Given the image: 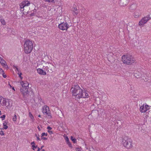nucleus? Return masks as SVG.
I'll use <instances>...</instances> for the list:
<instances>
[{"mask_svg": "<svg viewBox=\"0 0 151 151\" xmlns=\"http://www.w3.org/2000/svg\"><path fill=\"white\" fill-rule=\"evenodd\" d=\"M6 116L5 115H3L2 116H0V118H2V120H3L5 119Z\"/></svg>", "mask_w": 151, "mask_h": 151, "instance_id": "nucleus-31", "label": "nucleus"}, {"mask_svg": "<svg viewBox=\"0 0 151 151\" xmlns=\"http://www.w3.org/2000/svg\"><path fill=\"white\" fill-rule=\"evenodd\" d=\"M7 124V122L6 121L4 122L3 124V126L4 127L3 129H6L8 128V127L6 125Z\"/></svg>", "mask_w": 151, "mask_h": 151, "instance_id": "nucleus-19", "label": "nucleus"}, {"mask_svg": "<svg viewBox=\"0 0 151 151\" xmlns=\"http://www.w3.org/2000/svg\"><path fill=\"white\" fill-rule=\"evenodd\" d=\"M0 129H1V130H4V129H3V128H1Z\"/></svg>", "mask_w": 151, "mask_h": 151, "instance_id": "nucleus-59", "label": "nucleus"}, {"mask_svg": "<svg viewBox=\"0 0 151 151\" xmlns=\"http://www.w3.org/2000/svg\"><path fill=\"white\" fill-rule=\"evenodd\" d=\"M132 139L128 137L124 136L122 139V142L123 144V145L127 149H129L132 147Z\"/></svg>", "mask_w": 151, "mask_h": 151, "instance_id": "nucleus-3", "label": "nucleus"}, {"mask_svg": "<svg viewBox=\"0 0 151 151\" xmlns=\"http://www.w3.org/2000/svg\"><path fill=\"white\" fill-rule=\"evenodd\" d=\"M35 136H36V137L37 136V134H35Z\"/></svg>", "mask_w": 151, "mask_h": 151, "instance_id": "nucleus-63", "label": "nucleus"}, {"mask_svg": "<svg viewBox=\"0 0 151 151\" xmlns=\"http://www.w3.org/2000/svg\"><path fill=\"white\" fill-rule=\"evenodd\" d=\"M29 116L30 117V118H31V119H34V118L33 116L32 115V114L31 112H29Z\"/></svg>", "mask_w": 151, "mask_h": 151, "instance_id": "nucleus-26", "label": "nucleus"}, {"mask_svg": "<svg viewBox=\"0 0 151 151\" xmlns=\"http://www.w3.org/2000/svg\"><path fill=\"white\" fill-rule=\"evenodd\" d=\"M17 120V116L15 114H14L13 118H12V120L13 121L15 122Z\"/></svg>", "mask_w": 151, "mask_h": 151, "instance_id": "nucleus-24", "label": "nucleus"}, {"mask_svg": "<svg viewBox=\"0 0 151 151\" xmlns=\"http://www.w3.org/2000/svg\"><path fill=\"white\" fill-rule=\"evenodd\" d=\"M2 76H3V77L4 78H6V77H7L6 75H5V74H4V73H3L2 74Z\"/></svg>", "mask_w": 151, "mask_h": 151, "instance_id": "nucleus-43", "label": "nucleus"}, {"mask_svg": "<svg viewBox=\"0 0 151 151\" xmlns=\"http://www.w3.org/2000/svg\"><path fill=\"white\" fill-rule=\"evenodd\" d=\"M122 60L124 63L129 65L134 63L135 61V59L131 55H124L122 56Z\"/></svg>", "mask_w": 151, "mask_h": 151, "instance_id": "nucleus-1", "label": "nucleus"}, {"mask_svg": "<svg viewBox=\"0 0 151 151\" xmlns=\"http://www.w3.org/2000/svg\"><path fill=\"white\" fill-rule=\"evenodd\" d=\"M37 70L38 73L40 74L45 75L46 74V72L42 69L38 68L37 69Z\"/></svg>", "mask_w": 151, "mask_h": 151, "instance_id": "nucleus-13", "label": "nucleus"}, {"mask_svg": "<svg viewBox=\"0 0 151 151\" xmlns=\"http://www.w3.org/2000/svg\"><path fill=\"white\" fill-rule=\"evenodd\" d=\"M54 1V0H46L45 1H48L49 2H52Z\"/></svg>", "mask_w": 151, "mask_h": 151, "instance_id": "nucleus-40", "label": "nucleus"}, {"mask_svg": "<svg viewBox=\"0 0 151 151\" xmlns=\"http://www.w3.org/2000/svg\"><path fill=\"white\" fill-rule=\"evenodd\" d=\"M27 12H26V13H25V12H23V14L24 15H26L27 14Z\"/></svg>", "mask_w": 151, "mask_h": 151, "instance_id": "nucleus-54", "label": "nucleus"}, {"mask_svg": "<svg viewBox=\"0 0 151 151\" xmlns=\"http://www.w3.org/2000/svg\"><path fill=\"white\" fill-rule=\"evenodd\" d=\"M32 147H33L32 148V149L33 150H35V148H37V147H37V145H32Z\"/></svg>", "mask_w": 151, "mask_h": 151, "instance_id": "nucleus-30", "label": "nucleus"}, {"mask_svg": "<svg viewBox=\"0 0 151 151\" xmlns=\"http://www.w3.org/2000/svg\"><path fill=\"white\" fill-rule=\"evenodd\" d=\"M35 14L34 13L32 12L29 15V17L35 16Z\"/></svg>", "mask_w": 151, "mask_h": 151, "instance_id": "nucleus-34", "label": "nucleus"}, {"mask_svg": "<svg viewBox=\"0 0 151 151\" xmlns=\"http://www.w3.org/2000/svg\"><path fill=\"white\" fill-rule=\"evenodd\" d=\"M73 87H72L71 89V90L72 92V95L73 96L75 97V98H76V88L75 87H76V85H74L73 86Z\"/></svg>", "mask_w": 151, "mask_h": 151, "instance_id": "nucleus-15", "label": "nucleus"}, {"mask_svg": "<svg viewBox=\"0 0 151 151\" xmlns=\"http://www.w3.org/2000/svg\"><path fill=\"white\" fill-rule=\"evenodd\" d=\"M1 112L0 113V115H1Z\"/></svg>", "mask_w": 151, "mask_h": 151, "instance_id": "nucleus-64", "label": "nucleus"}, {"mask_svg": "<svg viewBox=\"0 0 151 151\" xmlns=\"http://www.w3.org/2000/svg\"><path fill=\"white\" fill-rule=\"evenodd\" d=\"M19 77L20 78L21 80L22 79V77L21 76V75H22V73H20V74H18Z\"/></svg>", "mask_w": 151, "mask_h": 151, "instance_id": "nucleus-35", "label": "nucleus"}, {"mask_svg": "<svg viewBox=\"0 0 151 151\" xmlns=\"http://www.w3.org/2000/svg\"><path fill=\"white\" fill-rule=\"evenodd\" d=\"M3 0H0V6L2 4Z\"/></svg>", "mask_w": 151, "mask_h": 151, "instance_id": "nucleus-47", "label": "nucleus"}, {"mask_svg": "<svg viewBox=\"0 0 151 151\" xmlns=\"http://www.w3.org/2000/svg\"><path fill=\"white\" fill-rule=\"evenodd\" d=\"M47 132L50 134H53V132L52 131H50L49 130H48Z\"/></svg>", "mask_w": 151, "mask_h": 151, "instance_id": "nucleus-42", "label": "nucleus"}, {"mask_svg": "<svg viewBox=\"0 0 151 151\" xmlns=\"http://www.w3.org/2000/svg\"><path fill=\"white\" fill-rule=\"evenodd\" d=\"M145 115L146 116H148V117H149L151 116V114H150L149 113H148L147 112H146L145 113Z\"/></svg>", "mask_w": 151, "mask_h": 151, "instance_id": "nucleus-38", "label": "nucleus"}, {"mask_svg": "<svg viewBox=\"0 0 151 151\" xmlns=\"http://www.w3.org/2000/svg\"><path fill=\"white\" fill-rule=\"evenodd\" d=\"M13 67H14V68H16V67H17V66H16L15 65H13Z\"/></svg>", "mask_w": 151, "mask_h": 151, "instance_id": "nucleus-56", "label": "nucleus"}, {"mask_svg": "<svg viewBox=\"0 0 151 151\" xmlns=\"http://www.w3.org/2000/svg\"><path fill=\"white\" fill-rule=\"evenodd\" d=\"M37 128L39 131H40L41 130L40 128L39 127V126H38Z\"/></svg>", "mask_w": 151, "mask_h": 151, "instance_id": "nucleus-51", "label": "nucleus"}, {"mask_svg": "<svg viewBox=\"0 0 151 151\" xmlns=\"http://www.w3.org/2000/svg\"><path fill=\"white\" fill-rule=\"evenodd\" d=\"M83 92L82 89L78 85H76V98L79 99L81 98V94Z\"/></svg>", "mask_w": 151, "mask_h": 151, "instance_id": "nucleus-6", "label": "nucleus"}, {"mask_svg": "<svg viewBox=\"0 0 151 151\" xmlns=\"http://www.w3.org/2000/svg\"><path fill=\"white\" fill-rule=\"evenodd\" d=\"M0 134L1 135H4V133L3 131H0Z\"/></svg>", "mask_w": 151, "mask_h": 151, "instance_id": "nucleus-32", "label": "nucleus"}, {"mask_svg": "<svg viewBox=\"0 0 151 151\" xmlns=\"http://www.w3.org/2000/svg\"><path fill=\"white\" fill-rule=\"evenodd\" d=\"M137 75L136 73H135L134 74V76H135V77H137V78H138L139 77V76H137V75Z\"/></svg>", "mask_w": 151, "mask_h": 151, "instance_id": "nucleus-49", "label": "nucleus"}, {"mask_svg": "<svg viewBox=\"0 0 151 151\" xmlns=\"http://www.w3.org/2000/svg\"><path fill=\"white\" fill-rule=\"evenodd\" d=\"M49 70V72L50 73H52L53 72V70L54 68V66L51 63H48Z\"/></svg>", "mask_w": 151, "mask_h": 151, "instance_id": "nucleus-12", "label": "nucleus"}, {"mask_svg": "<svg viewBox=\"0 0 151 151\" xmlns=\"http://www.w3.org/2000/svg\"><path fill=\"white\" fill-rule=\"evenodd\" d=\"M66 143L68 145L69 147H70L71 148H72L73 147L71 143L70 142V141H69L68 142H67Z\"/></svg>", "mask_w": 151, "mask_h": 151, "instance_id": "nucleus-27", "label": "nucleus"}, {"mask_svg": "<svg viewBox=\"0 0 151 151\" xmlns=\"http://www.w3.org/2000/svg\"><path fill=\"white\" fill-rule=\"evenodd\" d=\"M35 144V143L34 141L32 142L31 143V145H32H32H34Z\"/></svg>", "mask_w": 151, "mask_h": 151, "instance_id": "nucleus-50", "label": "nucleus"}, {"mask_svg": "<svg viewBox=\"0 0 151 151\" xmlns=\"http://www.w3.org/2000/svg\"><path fill=\"white\" fill-rule=\"evenodd\" d=\"M37 149L38 150H37V151H40V149L39 147H37Z\"/></svg>", "mask_w": 151, "mask_h": 151, "instance_id": "nucleus-53", "label": "nucleus"}, {"mask_svg": "<svg viewBox=\"0 0 151 151\" xmlns=\"http://www.w3.org/2000/svg\"><path fill=\"white\" fill-rule=\"evenodd\" d=\"M128 2V0H120L119 2V4L121 6H124L126 5Z\"/></svg>", "mask_w": 151, "mask_h": 151, "instance_id": "nucleus-9", "label": "nucleus"}, {"mask_svg": "<svg viewBox=\"0 0 151 151\" xmlns=\"http://www.w3.org/2000/svg\"><path fill=\"white\" fill-rule=\"evenodd\" d=\"M29 88H27V87L25 88H20V92L24 96H25L28 94L29 92L28 91Z\"/></svg>", "mask_w": 151, "mask_h": 151, "instance_id": "nucleus-8", "label": "nucleus"}, {"mask_svg": "<svg viewBox=\"0 0 151 151\" xmlns=\"http://www.w3.org/2000/svg\"><path fill=\"white\" fill-rule=\"evenodd\" d=\"M47 129L49 130H51L52 129V128L50 126H48L47 127Z\"/></svg>", "mask_w": 151, "mask_h": 151, "instance_id": "nucleus-46", "label": "nucleus"}, {"mask_svg": "<svg viewBox=\"0 0 151 151\" xmlns=\"http://www.w3.org/2000/svg\"><path fill=\"white\" fill-rule=\"evenodd\" d=\"M0 63H1V65L3 66H4V65H5V64H6V61L5 60H4V59L2 60H1V61H0Z\"/></svg>", "mask_w": 151, "mask_h": 151, "instance_id": "nucleus-20", "label": "nucleus"}, {"mask_svg": "<svg viewBox=\"0 0 151 151\" xmlns=\"http://www.w3.org/2000/svg\"><path fill=\"white\" fill-rule=\"evenodd\" d=\"M82 149L81 147H76V151H82Z\"/></svg>", "mask_w": 151, "mask_h": 151, "instance_id": "nucleus-23", "label": "nucleus"}, {"mask_svg": "<svg viewBox=\"0 0 151 151\" xmlns=\"http://www.w3.org/2000/svg\"><path fill=\"white\" fill-rule=\"evenodd\" d=\"M33 13H34L35 14H36V13L37 12V10L35 9L34 10H33L32 11Z\"/></svg>", "mask_w": 151, "mask_h": 151, "instance_id": "nucleus-41", "label": "nucleus"}, {"mask_svg": "<svg viewBox=\"0 0 151 151\" xmlns=\"http://www.w3.org/2000/svg\"><path fill=\"white\" fill-rule=\"evenodd\" d=\"M64 137L65 139L66 143L69 141V138L65 134L64 136Z\"/></svg>", "mask_w": 151, "mask_h": 151, "instance_id": "nucleus-21", "label": "nucleus"}, {"mask_svg": "<svg viewBox=\"0 0 151 151\" xmlns=\"http://www.w3.org/2000/svg\"><path fill=\"white\" fill-rule=\"evenodd\" d=\"M12 89L13 90H14V87H13L12 88Z\"/></svg>", "mask_w": 151, "mask_h": 151, "instance_id": "nucleus-62", "label": "nucleus"}, {"mask_svg": "<svg viewBox=\"0 0 151 151\" xmlns=\"http://www.w3.org/2000/svg\"><path fill=\"white\" fill-rule=\"evenodd\" d=\"M15 68L16 69V70L17 71H19V69L18 68H17V67H16V68Z\"/></svg>", "mask_w": 151, "mask_h": 151, "instance_id": "nucleus-52", "label": "nucleus"}, {"mask_svg": "<svg viewBox=\"0 0 151 151\" xmlns=\"http://www.w3.org/2000/svg\"><path fill=\"white\" fill-rule=\"evenodd\" d=\"M33 43L32 41L27 40L24 44V51L25 53L28 54L30 53L33 49Z\"/></svg>", "mask_w": 151, "mask_h": 151, "instance_id": "nucleus-2", "label": "nucleus"}, {"mask_svg": "<svg viewBox=\"0 0 151 151\" xmlns=\"http://www.w3.org/2000/svg\"><path fill=\"white\" fill-rule=\"evenodd\" d=\"M42 151H45V150L44 149H42Z\"/></svg>", "mask_w": 151, "mask_h": 151, "instance_id": "nucleus-61", "label": "nucleus"}, {"mask_svg": "<svg viewBox=\"0 0 151 151\" xmlns=\"http://www.w3.org/2000/svg\"><path fill=\"white\" fill-rule=\"evenodd\" d=\"M58 28L62 30H67L69 28V26L66 22H63L59 24L58 26Z\"/></svg>", "mask_w": 151, "mask_h": 151, "instance_id": "nucleus-4", "label": "nucleus"}, {"mask_svg": "<svg viewBox=\"0 0 151 151\" xmlns=\"http://www.w3.org/2000/svg\"><path fill=\"white\" fill-rule=\"evenodd\" d=\"M139 16V15H136L135 14L134 15V17L136 18H137Z\"/></svg>", "mask_w": 151, "mask_h": 151, "instance_id": "nucleus-45", "label": "nucleus"}, {"mask_svg": "<svg viewBox=\"0 0 151 151\" xmlns=\"http://www.w3.org/2000/svg\"><path fill=\"white\" fill-rule=\"evenodd\" d=\"M120 122H121L120 121L118 120V122H117V123L118 124L119 123H120Z\"/></svg>", "mask_w": 151, "mask_h": 151, "instance_id": "nucleus-55", "label": "nucleus"}, {"mask_svg": "<svg viewBox=\"0 0 151 151\" xmlns=\"http://www.w3.org/2000/svg\"><path fill=\"white\" fill-rule=\"evenodd\" d=\"M137 75L136 73H135L134 74V76H135V77H137V78H138L139 77V76H137V75Z\"/></svg>", "mask_w": 151, "mask_h": 151, "instance_id": "nucleus-48", "label": "nucleus"}, {"mask_svg": "<svg viewBox=\"0 0 151 151\" xmlns=\"http://www.w3.org/2000/svg\"><path fill=\"white\" fill-rule=\"evenodd\" d=\"M70 139L74 143H76V138H74L73 136H71Z\"/></svg>", "mask_w": 151, "mask_h": 151, "instance_id": "nucleus-25", "label": "nucleus"}, {"mask_svg": "<svg viewBox=\"0 0 151 151\" xmlns=\"http://www.w3.org/2000/svg\"><path fill=\"white\" fill-rule=\"evenodd\" d=\"M149 107V106L148 105H145V107L146 108V111L148 110L149 109H148V107Z\"/></svg>", "mask_w": 151, "mask_h": 151, "instance_id": "nucleus-33", "label": "nucleus"}, {"mask_svg": "<svg viewBox=\"0 0 151 151\" xmlns=\"http://www.w3.org/2000/svg\"><path fill=\"white\" fill-rule=\"evenodd\" d=\"M4 73L3 70L1 68H0V73L2 74Z\"/></svg>", "mask_w": 151, "mask_h": 151, "instance_id": "nucleus-37", "label": "nucleus"}, {"mask_svg": "<svg viewBox=\"0 0 151 151\" xmlns=\"http://www.w3.org/2000/svg\"><path fill=\"white\" fill-rule=\"evenodd\" d=\"M30 4V2L28 1H23L19 5L20 8L21 9V10L22 11H24V7L27 6H28Z\"/></svg>", "mask_w": 151, "mask_h": 151, "instance_id": "nucleus-7", "label": "nucleus"}, {"mask_svg": "<svg viewBox=\"0 0 151 151\" xmlns=\"http://www.w3.org/2000/svg\"><path fill=\"white\" fill-rule=\"evenodd\" d=\"M47 133L43 132L41 134V137H42L44 136H47Z\"/></svg>", "mask_w": 151, "mask_h": 151, "instance_id": "nucleus-28", "label": "nucleus"}, {"mask_svg": "<svg viewBox=\"0 0 151 151\" xmlns=\"http://www.w3.org/2000/svg\"><path fill=\"white\" fill-rule=\"evenodd\" d=\"M38 117H41V115H39L38 116Z\"/></svg>", "mask_w": 151, "mask_h": 151, "instance_id": "nucleus-60", "label": "nucleus"}, {"mask_svg": "<svg viewBox=\"0 0 151 151\" xmlns=\"http://www.w3.org/2000/svg\"><path fill=\"white\" fill-rule=\"evenodd\" d=\"M21 85H22V87L21 88H26L27 87V88H29L28 86L29 84V83H28L27 81H22L21 82Z\"/></svg>", "mask_w": 151, "mask_h": 151, "instance_id": "nucleus-10", "label": "nucleus"}, {"mask_svg": "<svg viewBox=\"0 0 151 151\" xmlns=\"http://www.w3.org/2000/svg\"><path fill=\"white\" fill-rule=\"evenodd\" d=\"M145 108V107L144 105L141 106L139 110L141 112H146V110Z\"/></svg>", "mask_w": 151, "mask_h": 151, "instance_id": "nucleus-16", "label": "nucleus"}, {"mask_svg": "<svg viewBox=\"0 0 151 151\" xmlns=\"http://www.w3.org/2000/svg\"><path fill=\"white\" fill-rule=\"evenodd\" d=\"M44 147V145H42V146L41 147V148H40V149H42V148H43V147Z\"/></svg>", "mask_w": 151, "mask_h": 151, "instance_id": "nucleus-57", "label": "nucleus"}, {"mask_svg": "<svg viewBox=\"0 0 151 151\" xmlns=\"http://www.w3.org/2000/svg\"><path fill=\"white\" fill-rule=\"evenodd\" d=\"M79 5V6H78V8L76 7V11H77V12H76V15L78 14V13H79L80 10H81L82 8L81 5L80 4Z\"/></svg>", "mask_w": 151, "mask_h": 151, "instance_id": "nucleus-18", "label": "nucleus"}, {"mask_svg": "<svg viewBox=\"0 0 151 151\" xmlns=\"http://www.w3.org/2000/svg\"><path fill=\"white\" fill-rule=\"evenodd\" d=\"M9 100L8 103V104H7V101L6 100V99H4L2 101V103L3 104V105H4L5 106H9Z\"/></svg>", "mask_w": 151, "mask_h": 151, "instance_id": "nucleus-17", "label": "nucleus"}, {"mask_svg": "<svg viewBox=\"0 0 151 151\" xmlns=\"http://www.w3.org/2000/svg\"><path fill=\"white\" fill-rule=\"evenodd\" d=\"M81 98H85L86 97H88L89 96L88 93L86 92V91H83L82 93L81 94V95L80 96Z\"/></svg>", "mask_w": 151, "mask_h": 151, "instance_id": "nucleus-11", "label": "nucleus"}, {"mask_svg": "<svg viewBox=\"0 0 151 151\" xmlns=\"http://www.w3.org/2000/svg\"><path fill=\"white\" fill-rule=\"evenodd\" d=\"M3 67H4L5 68H6L8 69V65L6 64H5V65H4V66H3Z\"/></svg>", "mask_w": 151, "mask_h": 151, "instance_id": "nucleus-44", "label": "nucleus"}, {"mask_svg": "<svg viewBox=\"0 0 151 151\" xmlns=\"http://www.w3.org/2000/svg\"><path fill=\"white\" fill-rule=\"evenodd\" d=\"M41 137V139H40L41 140L42 139H43L45 140H47V138H46L45 137Z\"/></svg>", "mask_w": 151, "mask_h": 151, "instance_id": "nucleus-39", "label": "nucleus"}, {"mask_svg": "<svg viewBox=\"0 0 151 151\" xmlns=\"http://www.w3.org/2000/svg\"><path fill=\"white\" fill-rule=\"evenodd\" d=\"M48 110V111H49V108L48 106H46V107L45 108V109L44 108L43 109L42 111V112L44 114L45 113L47 115H48V116H51V115H50V113L47 112V110Z\"/></svg>", "mask_w": 151, "mask_h": 151, "instance_id": "nucleus-14", "label": "nucleus"}, {"mask_svg": "<svg viewBox=\"0 0 151 151\" xmlns=\"http://www.w3.org/2000/svg\"><path fill=\"white\" fill-rule=\"evenodd\" d=\"M150 15H147L146 17L142 18L139 22V25H143L146 23L149 19H151V17H150Z\"/></svg>", "mask_w": 151, "mask_h": 151, "instance_id": "nucleus-5", "label": "nucleus"}, {"mask_svg": "<svg viewBox=\"0 0 151 151\" xmlns=\"http://www.w3.org/2000/svg\"><path fill=\"white\" fill-rule=\"evenodd\" d=\"M1 22L2 24L3 25L5 24V22L4 19H1Z\"/></svg>", "mask_w": 151, "mask_h": 151, "instance_id": "nucleus-29", "label": "nucleus"}, {"mask_svg": "<svg viewBox=\"0 0 151 151\" xmlns=\"http://www.w3.org/2000/svg\"><path fill=\"white\" fill-rule=\"evenodd\" d=\"M3 59H2L1 57H0V61H1V60H3Z\"/></svg>", "mask_w": 151, "mask_h": 151, "instance_id": "nucleus-58", "label": "nucleus"}, {"mask_svg": "<svg viewBox=\"0 0 151 151\" xmlns=\"http://www.w3.org/2000/svg\"><path fill=\"white\" fill-rule=\"evenodd\" d=\"M40 135L39 134H38V135L36 136V137L37 138V140H40L41 139L39 138Z\"/></svg>", "mask_w": 151, "mask_h": 151, "instance_id": "nucleus-36", "label": "nucleus"}, {"mask_svg": "<svg viewBox=\"0 0 151 151\" xmlns=\"http://www.w3.org/2000/svg\"><path fill=\"white\" fill-rule=\"evenodd\" d=\"M43 68L45 70L47 71V72H49V70L48 65L46 66H43Z\"/></svg>", "mask_w": 151, "mask_h": 151, "instance_id": "nucleus-22", "label": "nucleus"}]
</instances>
